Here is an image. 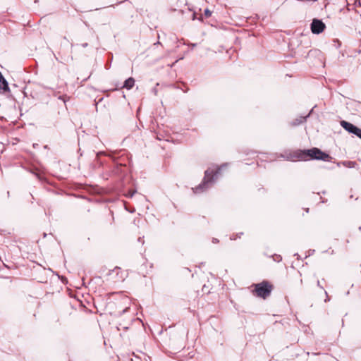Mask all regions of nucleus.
I'll list each match as a JSON object with an SVG mask.
<instances>
[{
  "label": "nucleus",
  "mask_w": 361,
  "mask_h": 361,
  "mask_svg": "<svg viewBox=\"0 0 361 361\" xmlns=\"http://www.w3.org/2000/svg\"><path fill=\"white\" fill-rule=\"evenodd\" d=\"M7 92H9L8 82L0 72V92L5 93Z\"/></svg>",
  "instance_id": "423d86ee"
},
{
  "label": "nucleus",
  "mask_w": 361,
  "mask_h": 361,
  "mask_svg": "<svg viewBox=\"0 0 361 361\" xmlns=\"http://www.w3.org/2000/svg\"><path fill=\"white\" fill-rule=\"evenodd\" d=\"M87 43H85V44H82V47H87Z\"/></svg>",
  "instance_id": "4468645a"
},
{
  "label": "nucleus",
  "mask_w": 361,
  "mask_h": 361,
  "mask_svg": "<svg viewBox=\"0 0 361 361\" xmlns=\"http://www.w3.org/2000/svg\"><path fill=\"white\" fill-rule=\"evenodd\" d=\"M341 124L345 130L353 134H355L358 129V128L354 126L353 124L345 121H341Z\"/></svg>",
  "instance_id": "39448f33"
},
{
  "label": "nucleus",
  "mask_w": 361,
  "mask_h": 361,
  "mask_svg": "<svg viewBox=\"0 0 361 361\" xmlns=\"http://www.w3.org/2000/svg\"><path fill=\"white\" fill-rule=\"evenodd\" d=\"M293 157L298 159V160H307V157H310L312 159L322 160L326 161H329L331 159L329 154L323 152L322 150L316 147L312 148L310 149L295 152L294 153Z\"/></svg>",
  "instance_id": "f257e3e1"
},
{
  "label": "nucleus",
  "mask_w": 361,
  "mask_h": 361,
  "mask_svg": "<svg viewBox=\"0 0 361 361\" xmlns=\"http://www.w3.org/2000/svg\"><path fill=\"white\" fill-rule=\"evenodd\" d=\"M204 14L207 17H209L211 16L212 13L209 9H205Z\"/></svg>",
  "instance_id": "6e6552de"
},
{
  "label": "nucleus",
  "mask_w": 361,
  "mask_h": 361,
  "mask_svg": "<svg viewBox=\"0 0 361 361\" xmlns=\"http://www.w3.org/2000/svg\"><path fill=\"white\" fill-rule=\"evenodd\" d=\"M135 84V80L133 78H129L125 81L123 87H126L128 90L131 89Z\"/></svg>",
  "instance_id": "0eeeda50"
},
{
  "label": "nucleus",
  "mask_w": 361,
  "mask_h": 361,
  "mask_svg": "<svg viewBox=\"0 0 361 361\" xmlns=\"http://www.w3.org/2000/svg\"><path fill=\"white\" fill-rule=\"evenodd\" d=\"M129 308V307H126L123 310V312H126L127 311V310Z\"/></svg>",
  "instance_id": "9b49d317"
},
{
  "label": "nucleus",
  "mask_w": 361,
  "mask_h": 361,
  "mask_svg": "<svg viewBox=\"0 0 361 361\" xmlns=\"http://www.w3.org/2000/svg\"><path fill=\"white\" fill-rule=\"evenodd\" d=\"M355 135L361 138V129L358 128Z\"/></svg>",
  "instance_id": "1a4fd4ad"
},
{
  "label": "nucleus",
  "mask_w": 361,
  "mask_h": 361,
  "mask_svg": "<svg viewBox=\"0 0 361 361\" xmlns=\"http://www.w3.org/2000/svg\"><path fill=\"white\" fill-rule=\"evenodd\" d=\"M325 24L319 20L314 19L311 24V30L314 34H319L324 31Z\"/></svg>",
  "instance_id": "20e7f679"
},
{
  "label": "nucleus",
  "mask_w": 361,
  "mask_h": 361,
  "mask_svg": "<svg viewBox=\"0 0 361 361\" xmlns=\"http://www.w3.org/2000/svg\"><path fill=\"white\" fill-rule=\"evenodd\" d=\"M305 119V118H302L298 123H302L304 120Z\"/></svg>",
  "instance_id": "f8f14e48"
},
{
  "label": "nucleus",
  "mask_w": 361,
  "mask_h": 361,
  "mask_svg": "<svg viewBox=\"0 0 361 361\" xmlns=\"http://www.w3.org/2000/svg\"><path fill=\"white\" fill-rule=\"evenodd\" d=\"M221 169L219 168L217 170L214 171V170L208 169L204 173V178L203 183L200 184L198 187L194 189V192L195 193L199 192L200 190L203 189H207L212 185V184L215 181V180L218 177V174Z\"/></svg>",
  "instance_id": "f03ea898"
},
{
  "label": "nucleus",
  "mask_w": 361,
  "mask_h": 361,
  "mask_svg": "<svg viewBox=\"0 0 361 361\" xmlns=\"http://www.w3.org/2000/svg\"><path fill=\"white\" fill-rule=\"evenodd\" d=\"M212 242H213L214 243H217V242H218V240H217L216 238H213Z\"/></svg>",
  "instance_id": "9d476101"
},
{
  "label": "nucleus",
  "mask_w": 361,
  "mask_h": 361,
  "mask_svg": "<svg viewBox=\"0 0 361 361\" xmlns=\"http://www.w3.org/2000/svg\"><path fill=\"white\" fill-rule=\"evenodd\" d=\"M271 290L272 286L269 285L268 282L263 281L262 283L255 285V291L257 296L266 298L270 295Z\"/></svg>",
  "instance_id": "7ed1b4c3"
},
{
  "label": "nucleus",
  "mask_w": 361,
  "mask_h": 361,
  "mask_svg": "<svg viewBox=\"0 0 361 361\" xmlns=\"http://www.w3.org/2000/svg\"><path fill=\"white\" fill-rule=\"evenodd\" d=\"M125 300H126V302H128V298H126V299H125Z\"/></svg>",
  "instance_id": "2eb2a0df"
},
{
  "label": "nucleus",
  "mask_w": 361,
  "mask_h": 361,
  "mask_svg": "<svg viewBox=\"0 0 361 361\" xmlns=\"http://www.w3.org/2000/svg\"><path fill=\"white\" fill-rule=\"evenodd\" d=\"M317 285H318V286H319V287H320V283H319V281H317ZM321 288H323L322 286H321Z\"/></svg>",
  "instance_id": "ddd939ff"
}]
</instances>
